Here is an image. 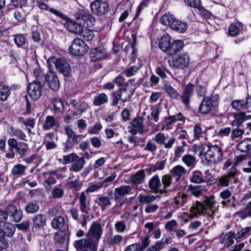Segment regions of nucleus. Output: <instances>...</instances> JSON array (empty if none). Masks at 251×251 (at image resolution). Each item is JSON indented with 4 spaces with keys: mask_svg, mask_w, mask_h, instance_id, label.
I'll return each mask as SVG.
<instances>
[{
    "mask_svg": "<svg viewBox=\"0 0 251 251\" xmlns=\"http://www.w3.org/2000/svg\"><path fill=\"white\" fill-rule=\"evenodd\" d=\"M106 56V51L103 47H99L91 50L90 57L93 61L104 58Z\"/></svg>",
    "mask_w": 251,
    "mask_h": 251,
    "instance_id": "18",
    "label": "nucleus"
},
{
    "mask_svg": "<svg viewBox=\"0 0 251 251\" xmlns=\"http://www.w3.org/2000/svg\"><path fill=\"white\" fill-rule=\"evenodd\" d=\"M59 123L56 121L52 116H48L46 117L45 122L43 124V128L44 130H49L54 126H58Z\"/></svg>",
    "mask_w": 251,
    "mask_h": 251,
    "instance_id": "34",
    "label": "nucleus"
},
{
    "mask_svg": "<svg viewBox=\"0 0 251 251\" xmlns=\"http://www.w3.org/2000/svg\"><path fill=\"white\" fill-rule=\"evenodd\" d=\"M194 86L191 83L185 86L182 95L180 96L182 103L188 106L190 102V98L193 94Z\"/></svg>",
    "mask_w": 251,
    "mask_h": 251,
    "instance_id": "14",
    "label": "nucleus"
},
{
    "mask_svg": "<svg viewBox=\"0 0 251 251\" xmlns=\"http://www.w3.org/2000/svg\"><path fill=\"white\" fill-rule=\"evenodd\" d=\"M15 151L21 157L28 155L30 152L28 144L23 142H19V145L15 149Z\"/></svg>",
    "mask_w": 251,
    "mask_h": 251,
    "instance_id": "27",
    "label": "nucleus"
},
{
    "mask_svg": "<svg viewBox=\"0 0 251 251\" xmlns=\"http://www.w3.org/2000/svg\"><path fill=\"white\" fill-rule=\"evenodd\" d=\"M189 62V55L187 53H182L174 60V65L176 68L183 69L188 66Z\"/></svg>",
    "mask_w": 251,
    "mask_h": 251,
    "instance_id": "17",
    "label": "nucleus"
},
{
    "mask_svg": "<svg viewBox=\"0 0 251 251\" xmlns=\"http://www.w3.org/2000/svg\"><path fill=\"white\" fill-rule=\"evenodd\" d=\"M215 203V201L214 196L206 197L202 203L198 201H196L190 209L192 217H196L198 214L202 215L207 214V209L209 208L212 210Z\"/></svg>",
    "mask_w": 251,
    "mask_h": 251,
    "instance_id": "1",
    "label": "nucleus"
},
{
    "mask_svg": "<svg viewBox=\"0 0 251 251\" xmlns=\"http://www.w3.org/2000/svg\"><path fill=\"white\" fill-rule=\"evenodd\" d=\"M242 25L240 22L236 24H231L228 27V33L230 36H237L240 31L239 27Z\"/></svg>",
    "mask_w": 251,
    "mask_h": 251,
    "instance_id": "46",
    "label": "nucleus"
},
{
    "mask_svg": "<svg viewBox=\"0 0 251 251\" xmlns=\"http://www.w3.org/2000/svg\"><path fill=\"white\" fill-rule=\"evenodd\" d=\"M44 86V82L39 80H34L29 83L27 90L29 96L32 99L35 100L41 97Z\"/></svg>",
    "mask_w": 251,
    "mask_h": 251,
    "instance_id": "6",
    "label": "nucleus"
},
{
    "mask_svg": "<svg viewBox=\"0 0 251 251\" xmlns=\"http://www.w3.org/2000/svg\"><path fill=\"white\" fill-rule=\"evenodd\" d=\"M161 182L162 184V191L166 192L173 182L172 176L170 174L163 175L161 177Z\"/></svg>",
    "mask_w": 251,
    "mask_h": 251,
    "instance_id": "39",
    "label": "nucleus"
},
{
    "mask_svg": "<svg viewBox=\"0 0 251 251\" xmlns=\"http://www.w3.org/2000/svg\"><path fill=\"white\" fill-rule=\"evenodd\" d=\"M245 113L240 112L235 114L234 115V120L232 122L231 124L233 126L240 127L242 124L245 122L248 118Z\"/></svg>",
    "mask_w": 251,
    "mask_h": 251,
    "instance_id": "30",
    "label": "nucleus"
},
{
    "mask_svg": "<svg viewBox=\"0 0 251 251\" xmlns=\"http://www.w3.org/2000/svg\"><path fill=\"white\" fill-rule=\"evenodd\" d=\"M143 117H136L130 123L133 127L137 128L140 133H142L143 130Z\"/></svg>",
    "mask_w": 251,
    "mask_h": 251,
    "instance_id": "45",
    "label": "nucleus"
},
{
    "mask_svg": "<svg viewBox=\"0 0 251 251\" xmlns=\"http://www.w3.org/2000/svg\"><path fill=\"white\" fill-rule=\"evenodd\" d=\"M172 42L171 37L168 34H165L161 38L159 43V48L164 52L168 53Z\"/></svg>",
    "mask_w": 251,
    "mask_h": 251,
    "instance_id": "22",
    "label": "nucleus"
},
{
    "mask_svg": "<svg viewBox=\"0 0 251 251\" xmlns=\"http://www.w3.org/2000/svg\"><path fill=\"white\" fill-rule=\"evenodd\" d=\"M188 199L189 197L187 194L183 193H178L177 196L174 199L176 207L179 208L182 207L188 201Z\"/></svg>",
    "mask_w": 251,
    "mask_h": 251,
    "instance_id": "29",
    "label": "nucleus"
},
{
    "mask_svg": "<svg viewBox=\"0 0 251 251\" xmlns=\"http://www.w3.org/2000/svg\"><path fill=\"white\" fill-rule=\"evenodd\" d=\"M3 230L5 236L11 237L15 233L16 228L13 225L9 224L4 225Z\"/></svg>",
    "mask_w": 251,
    "mask_h": 251,
    "instance_id": "53",
    "label": "nucleus"
},
{
    "mask_svg": "<svg viewBox=\"0 0 251 251\" xmlns=\"http://www.w3.org/2000/svg\"><path fill=\"white\" fill-rule=\"evenodd\" d=\"M82 186V183L78 179L74 180L67 182L65 187L68 189H73V190L79 191Z\"/></svg>",
    "mask_w": 251,
    "mask_h": 251,
    "instance_id": "44",
    "label": "nucleus"
},
{
    "mask_svg": "<svg viewBox=\"0 0 251 251\" xmlns=\"http://www.w3.org/2000/svg\"><path fill=\"white\" fill-rule=\"evenodd\" d=\"M50 89L57 91L60 87V82L55 74L52 71H49L44 76Z\"/></svg>",
    "mask_w": 251,
    "mask_h": 251,
    "instance_id": "11",
    "label": "nucleus"
},
{
    "mask_svg": "<svg viewBox=\"0 0 251 251\" xmlns=\"http://www.w3.org/2000/svg\"><path fill=\"white\" fill-rule=\"evenodd\" d=\"M26 169L27 167L23 164H16L11 169L9 176L13 179H17L25 175Z\"/></svg>",
    "mask_w": 251,
    "mask_h": 251,
    "instance_id": "16",
    "label": "nucleus"
},
{
    "mask_svg": "<svg viewBox=\"0 0 251 251\" xmlns=\"http://www.w3.org/2000/svg\"><path fill=\"white\" fill-rule=\"evenodd\" d=\"M7 212L8 222H19L23 217V211L18 208L14 205H9L5 208Z\"/></svg>",
    "mask_w": 251,
    "mask_h": 251,
    "instance_id": "8",
    "label": "nucleus"
},
{
    "mask_svg": "<svg viewBox=\"0 0 251 251\" xmlns=\"http://www.w3.org/2000/svg\"><path fill=\"white\" fill-rule=\"evenodd\" d=\"M78 155L75 153H72L70 154L65 155L63 156V163L67 164L73 162L77 159Z\"/></svg>",
    "mask_w": 251,
    "mask_h": 251,
    "instance_id": "58",
    "label": "nucleus"
},
{
    "mask_svg": "<svg viewBox=\"0 0 251 251\" xmlns=\"http://www.w3.org/2000/svg\"><path fill=\"white\" fill-rule=\"evenodd\" d=\"M164 90L172 99H176L179 97L178 93L169 84H165Z\"/></svg>",
    "mask_w": 251,
    "mask_h": 251,
    "instance_id": "51",
    "label": "nucleus"
},
{
    "mask_svg": "<svg viewBox=\"0 0 251 251\" xmlns=\"http://www.w3.org/2000/svg\"><path fill=\"white\" fill-rule=\"evenodd\" d=\"M239 174V172L234 166L231 167L227 172V174L219 177L217 181V185L221 187L228 186L232 179L234 183L237 182L236 176Z\"/></svg>",
    "mask_w": 251,
    "mask_h": 251,
    "instance_id": "3",
    "label": "nucleus"
},
{
    "mask_svg": "<svg viewBox=\"0 0 251 251\" xmlns=\"http://www.w3.org/2000/svg\"><path fill=\"white\" fill-rule=\"evenodd\" d=\"M103 185V182H99L96 183H90L86 190L87 193H92L100 189Z\"/></svg>",
    "mask_w": 251,
    "mask_h": 251,
    "instance_id": "56",
    "label": "nucleus"
},
{
    "mask_svg": "<svg viewBox=\"0 0 251 251\" xmlns=\"http://www.w3.org/2000/svg\"><path fill=\"white\" fill-rule=\"evenodd\" d=\"M184 47V43L182 40H176L171 42L169 50L168 51L167 54L174 55L177 52L180 51Z\"/></svg>",
    "mask_w": 251,
    "mask_h": 251,
    "instance_id": "28",
    "label": "nucleus"
},
{
    "mask_svg": "<svg viewBox=\"0 0 251 251\" xmlns=\"http://www.w3.org/2000/svg\"><path fill=\"white\" fill-rule=\"evenodd\" d=\"M207 161L215 164L221 161L223 158V152L218 145L208 146V150L205 154Z\"/></svg>",
    "mask_w": 251,
    "mask_h": 251,
    "instance_id": "4",
    "label": "nucleus"
},
{
    "mask_svg": "<svg viewBox=\"0 0 251 251\" xmlns=\"http://www.w3.org/2000/svg\"><path fill=\"white\" fill-rule=\"evenodd\" d=\"M9 134L11 136H16L20 140L26 141V135L25 133L20 129L15 128L13 127H11L10 128Z\"/></svg>",
    "mask_w": 251,
    "mask_h": 251,
    "instance_id": "42",
    "label": "nucleus"
},
{
    "mask_svg": "<svg viewBox=\"0 0 251 251\" xmlns=\"http://www.w3.org/2000/svg\"><path fill=\"white\" fill-rule=\"evenodd\" d=\"M87 106L88 104L86 102L80 101L74 109L75 113L76 114H80L86 110Z\"/></svg>",
    "mask_w": 251,
    "mask_h": 251,
    "instance_id": "60",
    "label": "nucleus"
},
{
    "mask_svg": "<svg viewBox=\"0 0 251 251\" xmlns=\"http://www.w3.org/2000/svg\"><path fill=\"white\" fill-rule=\"evenodd\" d=\"M164 248V244L162 241H157L154 245L150 246L146 251H158Z\"/></svg>",
    "mask_w": 251,
    "mask_h": 251,
    "instance_id": "64",
    "label": "nucleus"
},
{
    "mask_svg": "<svg viewBox=\"0 0 251 251\" xmlns=\"http://www.w3.org/2000/svg\"><path fill=\"white\" fill-rule=\"evenodd\" d=\"M115 229L118 233H123L126 229V222L124 221H119L115 224Z\"/></svg>",
    "mask_w": 251,
    "mask_h": 251,
    "instance_id": "61",
    "label": "nucleus"
},
{
    "mask_svg": "<svg viewBox=\"0 0 251 251\" xmlns=\"http://www.w3.org/2000/svg\"><path fill=\"white\" fill-rule=\"evenodd\" d=\"M33 223L32 228H41L46 225L47 217L44 214H38L31 218Z\"/></svg>",
    "mask_w": 251,
    "mask_h": 251,
    "instance_id": "21",
    "label": "nucleus"
},
{
    "mask_svg": "<svg viewBox=\"0 0 251 251\" xmlns=\"http://www.w3.org/2000/svg\"><path fill=\"white\" fill-rule=\"evenodd\" d=\"M182 161L187 167L194 168L197 164L196 157L191 154H187L182 157Z\"/></svg>",
    "mask_w": 251,
    "mask_h": 251,
    "instance_id": "37",
    "label": "nucleus"
},
{
    "mask_svg": "<svg viewBox=\"0 0 251 251\" xmlns=\"http://www.w3.org/2000/svg\"><path fill=\"white\" fill-rule=\"evenodd\" d=\"M85 163L86 161L84 157L78 156L77 159H76L72 164V166L70 168L69 170L72 172H74L75 173L78 172L83 168Z\"/></svg>",
    "mask_w": 251,
    "mask_h": 251,
    "instance_id": "24",
    "label": "nucleus"
},
{
    "mask_svg": "<svg viewBox=\"0 0 251 251\" xmlns=\"http://www.w3.org/2000/svg\"><path fill=\"white\" fill-rule=\"evenodd\" d=\"M94 243L88 238H83L80 240L75 241L74 242V247L77 251L85 250V251H97V247L95 249L92 248L90 244Z\"/></svg>",
    "mask_w": 251,
    "mask_h": 251,
    "instance_id": "12",
    "label": "nucleus"
},
{
    "mask_svg": "<svg viewBox=\"0 0 251 251\" xmlns=\"http://www.w3.org/2000/svg\"><path fill=\"white\" fill-rule=\"evenodd\" d=\"M56 182L55 177L51 174H48L46 176V179L44 182V186L47 191L51 189V185L54 184Z\"/></svg>",
    "mask_w": 251,
    "mask_h": 251,
    "instance_id": "49",
    "label": "nucleus"
},
{
    "mask_svg": "<svg viewBox=\"0 0 251 251\" xmlns=\"http://www.w3.org/2000/svg\"><path fill=\"white\" fill-rule=\"evenodd\" d=\"M56 68L65 76L69 77L71 75V68L68 62L63 58L57 59L55 62Z\"/></svg>",
    "mask_w": 251,
    "mask_h": 251,
    "instance_id": "10",
    "label": "nucleus"
},
{
    "mask_svg": "<svg viewBox=\"0 0 251 251\" xmlns=\"http://www.w3.org/2000/svg\"><path fill=\"white\" fill-rule=\"evenodd\" d=\"M65 131L67 136V141L68 142L71 143L75 145L78 144L79 138L81 137V135L76 134L73 129L69 126L65 127Z\"/></svg>",
    "mask_w": 251,
    "mask_h": 251,
    "instance_id": "20",
    "label": "nucleus"
},
{
    "mask_svg": "<svg viewBox=\"0 0 251 251\" xmlns=\"http://www.w3.org/2000/svg\"><path fill=\"white\" fill-rule=\"evenodd\" d=\"M63 24L72 32L81 34L83 32V27L81 22L80 24L75 23L71 19L68 17V19L65 21Z\"/></svg>",
    "mask_w": 251,
    "mask_h": 251,
    "instance_id": "15",
    "label": "nucleus"
},
{
    "mask_svg": "<svg viewBox=\"0 0 251 251\" xmlns=\"http://www.w3.org/2000/svg\"><path fill=\"white\" fill-rule=\"evenodd\" d=\"M218 100V95L204 97L199 106V112L201 114H207L211 110L213 106L216 104Z\"/></svg>",
    "mask_w": 251,
    "mask_h": 251,
    "instance_id": "5",
    "label": "nucleus"
},
{
    "mask_svg": "<svg viewBox=\"0 0 251 251\" xmlns=\"http://www.w3.org/2000/svg\"><path fill=\"white\" fill-rule=\"evenodd\" d=\"M232 130L231 129L230 138L232 140H234L236 138L241 137L245 133V130L240 127L235 126Z\"/></svg>",
    "mask_w": 251,
    "mask_h": 251,
    "instance_id": "48",
    "label": "nucleus"
},
{
    "mask_svg": "<svg viewBox=\"0 0 251 251\" xmlns=\"http://www.w3.org/2000/svg\"><path fill=\"white\" fill-rule=\"evenodd\" d=\"M134 91V90H128L126 88L120 90L118 92L120 100L123 102L129 101L133 95Z\"/></svg>",
    "mask_w": 251,
    "mask_h": 251,
    "instance_id": "31",
    "label": "nucleus"
},
{
    "mask_svg": "<svg viewBox=\"0 0 251 251\" xmlns=\"http://www.w3.org/2000/svg\"><path fill=\"white\" fill-rule=\"evenodd\" d=\"M69 50L72 54L80 56L83 55L88 51V47L82 40L75 38Z\"/></svg>",
    "mask_w": 251,
    "mask_h": 251,
    "instance_id": "7",
    "label": "nucleus"
},
{
    "mask_svg": "<svg viewBox=\"0 0 251 251\" xmlns=\"http://www.w3.org/2000/svg\"><path fill=\"white\" fill-rule=\"evenodd\" d=\"M65 220L61 216H56L51 222V226L54 229H61L65 225Z\"/></svg>",
    "mask_w": 251,
    "mask_h": 251,
    "instance_id": "33",
    "label": "nucleus"
},
{
    "mask_svg": "<svg viewBox=\"0 0 251 251\" xmlns=\"http://www.w3.org/2000/svg\"><path fill=\"white\" fill-rule=\"evenodd\" d=\"M237 149L241 152H246L251 149V140L246 138L237 145Z\"/></svg>",
    "mask_w": 251,
    "mask_h": 251,
    "instance_id": "41",
    "label": "nucleus"
},
{
    "mask_svg": "<svg viewBox=\"0 0 251 251\" xmlns=\"http://www.w3.org/2000/svg\"><path fill=\"white\" fill-rule=\"evenodd\" d=\"M188 28V24L180 20H176L171 29L180 33H184Z\"/></svg>",
    "mask_w": 251,
    "mask_h": 251,
    "instance_id": "38",
    "label": "nucleus"
},
{
    "mask_svg": "<svg viewBox=\"0 0 251 251\" xmlns=\"http://www.w3.org/2000/svg\"><path fill=\"white\" fill-rule=\"evenodd\" d=\"M10 95L9 88L3 84H0V100L5 101Z\"/></svg>",
    "mask_w": 251,
    "mask_h": 251,
    "instance_id": "50",
    "label": "nucleus"
},
{
    "mask_svg": "<svg viewBox=\"0 0 251 251\" xmlns=\"http://www.w3.org/2000/svg\"><path fill=\"white\" fill-rule=\"evenodd\" d=\"M176 18L173 14L167 13L164 14L160 19V23L163 25L169 26L171 28L175 24Z\"/></svg>",
    "mask_w": 251,
    "mask_h": 251,
    "instance_id": "23",
    "label": "nucleus"
},
{
    "mask_svg": "<svg viewBox=\"0 0 251 251\" xmlns=\"http://www.w3.org/2000/svg\"><path fill=\"white\" fill-rule=\"evenodd\" d=\"M39 204L31 202L25 205V210L27 214H34L39 210Z\"/></svg>",
    "mask_w": 251,
    "mask_h": 251,
    "instance_id": "47",
    "label": "nucleus"
},
{
    "mask_svg": "<svg viewBox=\"0 0 251 251\" xmlns=\"http://www.w3.org/2000/svg\"><path fill=\"white\" fill-rule=\"evenodd\" d=\"M190 180L191 182L195 184H201L205 182L202 174L199 170L194 171L192 173Z\"/></svg>",
    "mask_w": 251,
    "mask_h": 251,
    "instance_id": "32",
    "label": "nucleus"
},
{
    "mask_svg": "<svg viewBox=\"0 0 251 251\" xmlns=\"http://www.w3.org/2000/svg\"><path fill=\"white\" fill-rule=\"evenodd\" d=\"M79 209L81 212L86 214L88 213L89 210V201H87L86 196L85 192H82L80 193L79 197Z\"/></svg>",
    "mask_w": 251,
    "mask_h": 251,
    "instance_id": "25",
    "label": "nucleus"
},
{
    "mask_svg": "<svg viewBox=\"0 0 251 251\" xmlns=\"http://www.w3.org/2000/svg\"><path fill=\"white\" fill-rule=\"evenodd\" d=\"M108 101L107 95L104 93H100L94 98L93 103L95 106H99L106 103Z\"/></svg>",
    "mask_w": 251,
    "mask_h": 251,
    "instance_id": "35",
    "label": "nucleus"
},
{
    "mask_svg": "<svg viewBox=\"0 0 251 251\" xmlns=\"http://www.w3.org/2000/svg\"><path fill=\"white\" fill-rule=\"evenodd\" d=\"M132 194V189L130 186L123 185L115 189L114 193V200L116 201H122L125 195Z\"/></svg>",
    "mask_w": 251,
    "mask_h": 251,
    "instance_id": "13",
    "label": "nucleus"
},
{
    "mask_svg": "<svg viewBox=\"0 0 251 251\" xmlns=\"http://www.w3.org/2000/svg\"><path fill=\"white\" fill-rule=\"evenodd\" d=\"M67 237V233L63 230H59L54 234V240L55 244L64 243Z\"/></svg>",
    "mask_w": 251,
    "mask_h": 251,
    "instance_id": "43",
    "label": "nucleus"
},
{
    "mask_svg": "<svg viewBox=\"0 0 251 251\" xmlns=\"http://www.w3.org/2000/svg\"><path fill=\"white\" fill-rule=\"evenodd\" d=\"M169 138V136H165V135L161 132L157 133L155 136L154 140L159 145H163L165 141Z\"/></svg>",
    "mask_w": 251,
    "mask_h": 251,
    "instance_id": "63",
    "label": "nucleus"
},
{
    "mask_svg": "<svg viewBox=\"0 0 251 251\" xmlns=\"http://www.w3.org/2000/svg\"><path fill=\"white\" fill-rule=\"evenodd\" d=\"M98 204L100 207L102 211H104L106 208L111 205V198L107 196H100L98 198L97 201Z\"/></svg>",
    "mask_w": 251,
    "mask_h": 251,
    "instance_id": "36",
    "label": "nucleus"
},
{
    "mask_svg": "<svg viewBox=\"0 0 251 251\" xmlns=\"http://www.w3.org/2000/svg\"><path fill=\"white\" fill-rule=\"evenodd\" d=\"M36 120L32 118H28L26 119L23 117H19L18 122L23 124L26 126H29L31 128H34L35 125Z\"/></svg>",
    "mask_w": 251,
    "mask_h": 251,
    "instance_id": "54",
    "label": "nucleus"
},
{
    "mask_svg": "<svg viewBox=\"0 0 251 251\" xmlns=\"http://www.w3.org/2000/svg\"><path fill=\"white\" fill-rule=\"evenodd\" d=\"M140 69V67L132 66L125 69L123 72V74L127 77L133 76L138 72Z\"/></svg>",
    "mask_w": 251,
    "mask_h": 251,
    "instance_id": "52",
    "label": "nucleus"
},
{
    "mask_svg": "<svg viewBox=\"0 0 251 251\" xmlns=\"http://www.w3.org/2000/svg\"><path fill=\"white\" fill-rule=\"evenodd\" d=\"M146 175L144 170H140L137 171L135 174L130 177V180L134 184L142 183L145 178Z\"/></svg>",
    "mask_w": 251,
    "mask_h": 251,
    "instance_id": "26",
    "label": "nucleus"
},
{
    "mask_svg": "<svg viewBox=\"0 0 251 251\" xmlns=\"http://www.w3.org/2000/svg\"><path fill=\"white\" fill-rule=\"evenodd\" d=\"M156 198V197L153 195H146L142 194H140L138 197L140 203H150L154 201Z\"/></svg>",
    "mask_w": 251,
    "mask_h": 251,
    "instance_id": "55",
    "label": "nucleus"
},
{
    "mask_svg": "<svg viewBox=\"0 0 251 251\" xmlns=\"http://www.w3.org/2000/svg\"><path fill=\"white\" fill-rule=\"evenodd\" d=\"M102 233V229L100 224L98 222H94L87 233L88 238L94 243L90 244L92 248L95 249L96 247H98Z\"/></svg>",
    "mask_w": 251,
    "mask_h": 251,
    "instance_id": "2",
    "label": "nucleus"
},
{
    "mask_svg": "<svg viewBox=\"0 0 251 251\" xmlns=\"http://www.w3.org/2000/svg\"><path fill=\"white\" fill-rule=\"evenodd\" d=\"M102 127V126L100 123H96L93 126H91L88 128V132L90 134H97L99 133Z\"/></svg>",
    "mask_w": 251,
    "mask_h": 251,
    "instance_id": "62",
    "label": "nucleus"
},
{
    "mask_svg": "<svg viewBox=\"0 0 251 251\" xmlns=\"http://www.w3.org/2000/svg\"><path fill=\"white\" fill-rule=\"evenodd\" d=\"M148 185L149 187L154 193L162 191V184L157 175H154L149 180Z\"/></svg>",
    "mask_w": 251,
    "mask_h": 251,
    "instance_id": "19",
    "label": "nucleus"
},
{
    "mask_svg": "<svg viewBox=\"0 0 251 251\" xmlns=\"http://www.w3.org/2000/svg\"><path fill=\"white\" fill-rule=\"evenodd\" d=\"M123 240V237L119 234L114 235L110 237L109 244L111 246L119 245Z\"/></svg>",
    "mask_w": 251,
    "mask_h": 251,
    "instance_id": "57",
    "label": "nucleus"
},
{
    "mask_svg": "<svg viewBox=\"0 0 251 251\" xmlns=\"http://www.w3.org/2000/svg\"><path fill=\"white\" fill-rule=\"evenodd\" d=\"M170 172L172 176L176 177V179H179L183 175L186 173V170L184 167L181 165H178L174 167L171 171Z\"/></svg>",
    "mask_w": 251,
    "mask_h": 251,
    "instance_id": "40",
    "label": "nucleus"
},
{
    "mask_svg": "<svg viewBox=\"0 0 251 251\" xmlns=\"http://www.w3.org/2000/svg\"><path fill=\"white\" fill-rule=\"evenodd\" d=\"M91 10L93 14L102 15L108 11V4L100 0H96L90 4Z\"/></svg>",
    "mask_w": 251,
    "mask_h": 251,
    "instance_id": "9",
    "label": "nucleus"
},
{
    "mask_svg": "<svg viewBox=\"0 0 251 251\" xmlns=\"http://www.w3.org/2000/svg\"><path fill=\"white\" fill-rule=\"evenodd\" d=\"M188 190L190 191L191 193L196 197L200 196L202 193V189L200 186H195L190 184L189 186Z\"/></svg>",
    "mask_w": 251,
    "mask_h": 251,
    "instance_id": "59",
    "label": "nucleus"
}]
</instances>
